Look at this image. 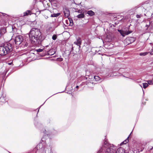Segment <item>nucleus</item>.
<instances>
[{"label":"nucleus","instance_id":"24","mask_svg":"<svg viewBox=\"0 0 153 153\" xmlns=\"http://www.w3.org/2000/svg\"><path fill=\"white\" fill-rule=\"evenodd\" d=\"M148 84L153 85V80H150L147 81Z\"/></svg>","mask_w":153,"mask_h":153},{"label":"nucleus","instance_id":"49","mask_svg":"<svg viewBox=\"0 0 153 153\" xmlns=\"http://www.w3.org/2000/svg\"><path fill=\"white\" fill-rule=\"evenodd\" d=\"M86 79H87V77H86Z\"/></svg>","mask_w":153,"mask_h":153},{"label":"nucleus","instance_id":"19","mask_svg":"<svg viewBox=\"0 0 153 153\" xmlns=\"http://www.w3.org/2000/svg\"><path fill=\"white\" fill-rule=\"evenodd\" d=\"M31 13V11L30 10H27L24 13V16H27L29 15V14L30 15V13Z\"/></svg>","mask_w":153,"mask_h":153},{"label":"nucleus","instance_id":"45","mask_svg":"<svg viewBox=\"0 0 153 153\" xmlns=\"http://www.w3.org/2000/svg\"><path fill=\"white\" fill-rule=\"evenodd\" d=\"M39 110H38V112L39 111Z\"/></svg>","mask_w":153,"mask_h":153},{"label":"nucleus","instance_id":"25","mask_svg":"<svg viewBox=\"0 0 153 153\" xmlns=\"http://www.w3.org/2000/svg\"><path fill=\"white\" fill-rule=\"evenodd\" d=\"M86 85L88 86L91 85V84H92V85H93V84H94V83L93 82H91L90 81V82L87 81L86 82Z\"/></svg>","mask_w":153,"mask_h":153},{"label":"nucleus","instance_id":"34","mask_svg":"<svg viewBox=\"0 0 153 153\" xmlns=\"http://www.w3.org/2000/svg\"><path fill=\"white\" fill-rule=\"evenodd\" d=\"M73 47L72 46H71V48L70 49V53H71L72 51H73Z\"/></svg>","mask_w":153,"mask_h":153},{"label":"nucleus","instance_id":"35","mask_svg":"<svg viewBox=\"0 0 153 153\" xmlns=\"http://www.w3.org/2000/svg\"><path fill=\"white\" fill-rule=\"evenodd\" d=\"M131 24H130V25H128V26L127 27V28L128 30H129V29L130 28V26H131Z\"/></svg>","mask_w":153,"mask_h":153},{"label":"nucleus","instance_id":"20","mask_svg":"<svg viewBox=\"0 0 153 153\" xmlns=\"http://www.w3.org/2000/svg\"><path fill=\"white\" fill-rule=\"evenodd\" d=\"M149 52H142L140 53L139 55L140 56H145Z\"/></svg>","mask_w":153,"mask_h":153},{"label":"nucleus","instance_id":"30","mask_svg":"<svg viewBox=\"0 0 153 153\" xmlns=\"http://www.w3.org/2000/svg\"><path fill=\"white\" fill-rule=\"evenodd\" d=\"M142 16V15L141 14H140V15H139V14H137L136 15V17L137 18H140V17L141 16Z\"/></svg>","mask_w":153,"mask_h":153},{"label":"nucleus","instance_id":"1","mask_svg":"<svg viewBox=\"0 0 153 153\" xmlns=\"http://www.w3.org/2000/svg\"><path fill=\"white\" fill-rule=\"evenodd\" d=\"M30 40L33 45L37 46L40 44L45 39V36L42 34L39 29L33 28L29 33Z\"/></svg>","mask_w":153,"mask_h":153},{"label":"nucleus","instance_id":"33","mask_svg":"<svg viewBox=\"0 0 153 153\" xmlns=\"http://www.w3.org/2000/svg\"><path fill=\"white\" fill-rule=\"evenodd\" d=\"M77 12L78 13H82V10H79L77 11Z\"/></svg>","mask_w":153,"mask_h":153},{"label":"nucleus","instance_id":"12","mask_svg":"<svg viewBox=\"0 0 153 153\" xmlns=\"http://www.w3.org/2000/svg\"><path fill=\"white\" fill-rule=\"evenodd\" d=\"M118 31L124 37L126 35V34H125L126 33L125 31H124L123 30H118Z\"/></svg>","mask_w":153,"mask_h":153},{"label":"nucleus","instance_id":"50","mask_svg":"<svg viewBox=\"0 0 153 153\" xmlns=\"http://www.w3.org/2000/svg\"><path fill=\"white\" fill-rule=\"evenodd\" d=\"M1 99V98H0V99Z\"/></svg>","mask_w":153,"mask_h":153},{"label":"nucleus","instance_id":"7","mask_svg":"<svg viewBox=\"0 0 153 153\" xmlns=\"http://www.w3.org/2000/svg\"><path fill=\"white\" fill-rule=\"evenodd\" d=\"M91 41L90 40L88 39H86L85 41L83 47H86V51H88L90 48Z\"/></svg>","mask_w":153,"mask_h":153},{"label":"nucleus","instance_id":"13","mask_svg":"<svg viewBox=\"0 0 153 153\" xmlns=\"http://www.w3.org/2000/svg\"><path fill=\"white\" fill-rule=\"evenodd\" d=\"M87 13L91 16H92L95 15V13L91 10H88L87 11Z\"/></svg>","mask_w":153,"mask_h":153},{"label":"nucleus","instance_id":"32","mask_svg":"<svg viewBox=\"0 0 153 153\" xmlns=\"http://www.w3.org/2000/svg\"><path fill=\"white\" fill-rule=\"evenodd\" d=\"M58 61L61 62L62 61L63 59L61 58H58L57 59Z\"/></svg>","mask_w":153,"mask_h":153},{"label":"nucleus","instance_id":"11","mask_svg":"<svg viewBox=\"0 0 153 153\" xmlns=\"http://www.w3.org/2000/svg\"><path fill=\"white\" fill-rule=\"evenodd\" d=\"M6 32V29L5 27L1 28L0 29V34L3 35Z\"/></svg>","mask_w":153,"mask_h":153},{"label":"nucleus","instance_id":"31","mask_svg":"<svg viewBox=\"0 0 153 153\" xmlns=\"http://www.w3.org/2000/svg\"><path fill=\"white\" fill-rule=\"evenodd\" d=\"M117 23H116V22H115L114 23V24H112V25H111V27H115V25H117Z\"/></svg>","mask_w":153,"mask_h":153},{"label":"nucleus","instance_id":"47","mask_svg":"<svg viewBox=\"0 0 153 153\" xmlns=\"http://www.w3.org/2000/svg\"><path fill=\"white\" fill-rule=\"evenodd\" d=\"M150 54H152V52H151V53H150Z\"/></svg>","mask_w":153,"mask_h":153},{"label":"nucleus","instance_id":"48","mask_svg":"<svg viewBox=\"0 0 153 153\" xmlns=\"http://www.w3.org/2000/svg\"><path fill=\"white\" fill-rule=\"evenodd\" d=\"M48 46H46V47H48Z\"/></svg>","mask_w":153,"mask_h":153},{"label":"nucleus","instance_id":"27","mask_svg":"<svg viewBox=\"0 0 153 153\" xmlns=\"http://www.w3.org/2000/svg\"><path fill=\"white\" fill-rule=\"evenodd\" d=\"M57 38V36L56 34H54L52 37V39L53 40H55Z\"/></svg>","mask_w":153,"mask_h":153},{"label":"nucleus","instance_id":"15","mask_svg":"<svg viewBox=\"0 0 153 153\" xmlns=\"http://www.w3.org/2000/svg\"><path fill=\"white\" fill-rule=\"evenodd\" d=\"M34 125L35 126H36V127L38 128H39L42 126V124H41L39 123L38 122L36 121H35L34 122Z\"/></svg>","mask_w":153,"mask_h":153},{"label":"nucleus","instance_id":"44","mask_svg":"<svg viewBox=\"0 0 153 153\" xmlns=\"http://www.w3.org/2000/svg\"><path fill=\"white\" fill-rule=\"evenodd\" d=\"M11 63H8V64L9 65H10L11 64Z\"/></svg>","mask_w":153,"mask_h":153},{"label":"nucleus","instance_id":"46","mask_svg":"<svg viewBox=\"0 0 153 153\" xmlns=\"http://www.w3.org/2000/svg\"><path fill=\"white\" fill-rule=\"evenodd\" d=\"M152 50H153V48H152Z\"/></svg>","mask_w":153,"mask_h":153},{"label":"nucleus","instance_id":"18","mask_svg":"<svg viewBox=\"0 0 153 153\" xmlns=\"http://www.w3.org/2000/svg\"><path fill=\"white\" fill-rule=\"evenodd\" d=\"M93 79H94L96 81H99L100 80L101 78L98 76H94Z\"/></svg>","mask_w":153,"mask_h":153},{"label":"nucleus","instance_id":"38","mask_svg":"<svg viewBox=\"0 0 153 153\" xmlns=\"http://www.w3.org/2000/svg\"><path fill=\"white\" fill-rule=\"evenodd\" d=\"M153 149V146L151 148H150L149 149V151L150 152Z\"/></svg>","mask_w":153,"mask_h":153},{"label":"nucleus","instance_id":"6","mask_svg":"<svg viewBox=\"0 0 153 153\" xmlns=\"http://www.w3.org/2000/svg\"><path fill=\"white\" fill-rule=\"evenodd\" d=\"M23 38L22 36L18 35L15 37L14 41L16 45H19L22 42Z\"/></svg>","mask_w":153,"mask_h":153},{"label":"nucleus","instance_id":"10","mask_svg":"<svg viewBox=\"0 0 153 153\" xmlns=\"http://www.w3.org/2000/svg\"><path fill=\"white\" fill-rule=\"evenodd\" d=\"M76 42H74V43L77 45H81L82 43V41L80 37H78L76 39Z\"/></svg>","mask_w":153,"mask_h":153},{"label":"nucleus","instance_id":"42","mask_svg":"<svg viewBox=\"0 0 153 153\" xmlns=\"http://www.w3.org/2000/svg\"><path fill=\"white\" fill-rule=\"evenodd\" d=\"M76 88H79V86H78V85H77L76 86Z\"/></svg>","mask_w":153,"mask_h":153},{"label":"nucleus","instance_id":"43","mask_svg":"<svg viewBox=\"0 0 153 153\" xmlns=\"http://www.w3.org/2000/svg\"><path fill=\"white\" fill-rule=\"evenodd\" d=\"M79 46V48H80V45H78Z\"/></svg>","mask_w":153,"mask_h":153},{"label":"nucleus","instance_id":"2","mask_svg":"<svg viewBox=\"0 0 153 153\" xmlns=\"http://www.w3.org/2000/svg\"><path fill=\"white\" fill-rule=\"evenodd\" d=\"M117 148L113 144H109L105 140L104 144L97 153H125V149L120 148L117 150Z\"/></svg>","mask_w":153,"mask_h":153},{"label":"nucleus","instance_id":"41","mask_svg":"<svg viewBox=\"0 0 153 153\" xmlns=\"http://www.w3.org/2000/svg\"><path fill=\"white\" fill-rule=\"evenodd\" d=\"M122 76L124 77H126V78H128V77H126V76H124V75H123V74L122 75Z\"/></svg>","mask_w":153,"mask_h":153},{"label":"nucleus","instance_id":"21","mask_svg":"<svg viewBox=\"0 0 153 153\" xmlns=\"http://www.w3.org/2000/svg\"><path fill=\"white\" fill-rule=\"evenodd\" d=\"M132 32V31L131 30H128V31L126 30L125 31L126 33L125 34H126V35H128Z\"/></svg>","mask_w":153,"mask_h":153},{"label":"nucleus","instance_id":"36","mask_svg":"<svg viewBox=\"0 0 153 153\" xmlns=\"http://www.w3.org/2000/svg\"><path fill=\"white\" fill-rule=\"evenodd\" d=\"M138 8H139V9L140 10H142V9H144V8L143 7H138Z\"/></svg>","mask_w":153,"mask_h":153},{"label":"nucleus","instance_id":"3","mask_svg":"<svg viewBox=\"0 0 153 153\" xmlns=\"http://www.w3.org/2000/svg\"><path fill=\"white\" fill-rule=\"evenodd\" d=\"M13 45L10 43L0 46V55L4 56L12 51Z\"/></svg>","mask_w":153,"mask_h":153},{"label":"nucleus","instance_id":"40","mask_svg":"<svg viewBox=\"0 0 153 153\" xmlns=\"http://www.w3.org/2000/svg\"><path fill=\"white\" fill-rule=\"evenodd\" d=\"M124 70V69L123 68H121V69H120V71H122L123 70Z\"/></svg>","mask_w":153,"mask_h":153},{"label":"nucleus","instance_id":"51","mask_svg":"<svg viewBox=\"0 0 153 153\" xmlns=\"http://www.w3.org/2000/svg\"><path fill=\"white\" fill-rule=\"evenodd\" d=\"M10 153H11L10 152Z\"/></svg>","mask_w":153,"mask_h":153},{"label":"nucleus","instance_id":"4","mask_svg":"<svg viewBox=\"0 0 153 153\" xmlns=\"http://www.w3.org/2000/svg\"><path fill=\"white\" fill-rule=\"evenodd\" d=\"M37 150L36 153H46L44 145L42 143H40L38 144L36 148Z\"/></svg>","mask_w":153,"mask_h":153},{"label":"nucleus","instance_id":"9","mask_svg":"<svg viewBox=\"0 0 153 153\" xmlns=\"http://www.w3.org/2000/svg\"><path fill=\"white\" fill-rule=\"evenodd\" d=\"M63 13L65 17L67 18L70 16V11L66 8L64 9Z\"/></svg>","mask_w":153,"mask_h":153},{"label":"nucleus","instance_id":"22","mask_svg":"<svg viewBox=\"0 0 153 153\" xmlns=\"http://www.w3.org/2000/svg\"><path fill=\"white\" fill-rule=\"evenodd\" d=\"M41 132H42L43 133H44L45 135H48L49 134L48 133L47 131L45 129H43L42 131H41Z\"/></svg>","mask_w":153,"mask_h":153},{"label":"nucleus","instance_id":"5","mask_svg":"<svg viewBox=\"0 0 153 153\" xmlns=\"http://www.w3.org/2000/svg\"><path fill=\"white\" fill-rule=\"evenodd\" d=\"M56 52L55 49H51L48 51L47 52H46V50H45V51H44L43 52L41 53L40 54L41 56H45L47 54L51 56L53 55Z\"/></svg>","mask_w":153,"mask_h":153},{"label":"nucleus","instance_id":"8","mask_svg":"<svg viewBox=\"0 0 153 153\" xmlns=\"http://www.w3.org/2000/svg\"><path fill=\"white\" fill-rule=\"evenodd\" d=\"M135 40V38L133 37H129L126 39V41L127 42L128 44L133 42Z\"/></svg>","mask_w":153,"mask_h":153},{"label":"nucleus","instance_id":"26","mask_svg":"<svg viewBox=\"0 0 153 153\" xmlns=\"http://www.w3.org/2000/svg\"><path fill=\"white\" fill-rule=\"evenodd\" d=\"M44 51H45L44 50ZM36 51H37V52H42V51H43V49H36Z\"/></svg>","mask_w":153,"mask_h":153},{"label":"nucleus","instance_id":"37","mask_svg":"<svg viewBox=\"0 0 153 153\" xmlns=\"http://www.w3.org/2000/svg\"><path fill=\"white\" fill-rule=\"evenodd\" d=\"M149 26V25H146L145 27H147V29H148V28Z\"/></svg>","mask_w":153,"mask_h":153},{"label":"nucleus","instance_id":"16","mask_svg":"<svg viewBox=\"0 0 153 153\" xmlns=\"http://www.w3.org/2000/svg\"><path fill=\"white\" fill-rule=\"evenodd\" d=\"M129 136L130 135L128 136V137L126 140H125L123 142L120 143V145H122L123 144H126V143H128V138Z\"/></svg>","mask_w":153,"mask_h":153},{"label":"nucleus","instance_id":"17","mask_svg":"<svg viewBox=\"0 0 153 153\" xmlns=\"http://www.w3.org/2000/svg\"><path fill=\"white\" fill-rule=\"evenodd\" d=\"M60 15V13H53L51 14V17H57L59 16Z\"/></svg>","mask_w":153,"mask_h":153},{"label":"nucleus","instance_id":"29","mask_svg":"<svg viewBox=\"0 0 153 153\" xmlns=\"http://www.w3.org/2000/svg\"><path fill=\"white\" fill-rule=\"evenodd\" d=\"M53 6L55 7L58 8L59 7V5L56 3H54L53 4Z\"/></svg>","mask_w":153,"mask_h":153},{"label":"nucleus","instance_id":"14","mask_svg":"<svg viewBox=\"0 0 153 153\" xmlns=\"http://www.w3.org/2000/svg\"><path fill=\"white\" fill-rule=\"evenodd\" d=\"M85 15L84 13H80L76 16V17L78 19H82L85 17Z\"/></svg>","mask_w":153,"mask_h":153},{"label":"nucleus","instance_id":"28","mask_svg":"<svg viewBox=\"0 0 153 153\" xmlns=\"http://www.w3.org/2000/svg\"><path fill=\"white\" fill-rule=\"evenodd\" d=\"M69 20L70 21V25L72 26L73 24V20L72 19H71V18L69 19Z\"/></svg>","mask_w":153,"mask_h":153},{"label":"nucleus","instance_id":"39","mask_svg":"<svg viewBox=\"0 0 153 153\" xmlns=\"http://www.w3.org/2000/svg\"><path fill=\"white\" fill-rule=\"evenodd\" d=\"M111 76V75H109V74L108 75H107L106 76V77H110V76Z\"/></svg>","mask_w":153,"mask_h":153},{"label":"nucleus","instance_id":"23","mask_svg":"<svg viewBox=\"0 0 153 153\" xmlns=\"http://www.w3.org/2000/svg\"><path fill=\"white\" fill-rule=\"evenodd\" d=\"M143 88L145 89L147 87H148V86L149 85L148 83H143Z\"/></svg>","mask_w":153,"mask_h":153}]
</instances>
